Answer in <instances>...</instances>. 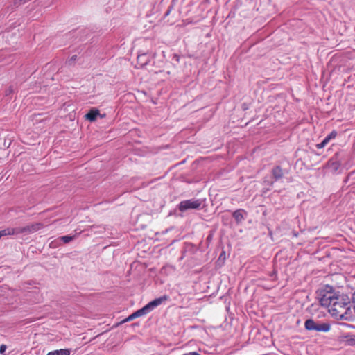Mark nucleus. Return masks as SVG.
Wrapping results in <instances>:
<instances>
[{
    "mask_svg": "<svg viewBox=\"0 0 355 355\" xmlns=\"http://www.w3.org/2000/svg\"><path fill=\"white\" fill-rule=\"evenodd\" d=\"M6 349V345H1L0 346V353L3 354Z\"/></svg>",
    "mask_w": 355,
    "mask_h": 355,
    "instance_id": "obj_17",
    "label": "nucleus"
},
{
    "mask_svg": "<svg viewBox=\"0 0 355 355\" xmlns=\"http://www.w3.org/2000/svg\"><path fill=\"white\" fill-rule=\"evenodd\" d=\"M99 114V111L98 110H91L86 115V119L94 121L96 120L97 116Z\"/></svg>",
    "mask_w": 355,
    "mask_h": 355,
    "instance_id": "obj_8",
    "label": "nucleus"
},
{
    "mask_svg": "<svg viewBox=\"0 0 355 355\" xmlns=\"http://www.w3.org/2000/svg\"><path fill=\"white\" fill-rule=\"evenodd\" d=\"M304 327L309 331H317L327 332L330 330L331 326L328 323H316L313 320L309 319L305 321Z\"/></svg>",
    "mask_w": 355,
    "mask_h": 355,
    "instance_id": "obj_3",
    "label": "nucleus"
},
{
    "mask_svg": "<svg viewBox=\"0 0 355 355\" xmlns=\"http://www.w3.org/2000/svg\"><path fill=\"white\" fill-rule=\"evenodd\" d=\"M331 140V139L327 135L321 143L316 145V148L318 149L323 148Z\"/></svg>",
    "mask_w": 355,
    "mask_h": 355,
    "instance_id": "obj_11",
    "label": "nucleus"
},
{
    "mask_svg": "<svg viewBox=\"0 0 355 355\" xmlns=\"http://www.w3.org/2000/svg\"><path fill=\"white\" fill-rule=\"evenodd\" d=\"M76 237V236H69V235H67V236H61L60 237V239L65 243H67L70 241H71L74 238Z\"/></svg>",
    "mask_w": 355,
    "mask_h": 355,
    "instance_id": "obj_13",
    "label": "nucleus"
},
{
    "mask_svg": "<svg viewBox=\"0 0 355 355\" xmlns=\"http://www.w3.org/2000/svg\"><path fill=\"white\" fill-rule=\"evenodd\" d=\"M331 140V139L327 135L321 143L316 145V148L318 149L323 148Z\"/></svg>",
    "mask_w": 355,
    "mask_h": 355,
    "instance_id": "obj_12",
    "label": "nucleus"
},
{
    "mask_svg": "<svg viewBox=\"0 0 355 355\" xmlns=\"http://www.w3.org/2000/svg\"><path fill=\"white\" fill-rule=\"evenodd\" d=\"M47 355H70V350L68 349H61L50 352Z\"/></svg>",
    "mask_w": 355,
    "mask_h": 355,
    "instance_id": "obj_10",
    "label": "nucleus"
},
{
    "mask_svg": "<svg viewBox=\"0 0 355 355\" xmlns=\"http://www.w3.org/2000/svg\"><path fill=\"white\" fill-rule=\"evenodd\" d=\"M220 257H224V254H220Z\"/></svg>",
    "mask_w": 355,
    "mask_h": 355,
    "instance_id": "obj_22",
    "label": "nucleus"
},
{
    "mask_svg": "<svg viewBox=\"0 0 355 355\" xmlns=\"http://www.w3.org/2000/svg\"><path fill=\"white\" fill-rule=\"evenodd\" d=\"M24 2H25V0H14V3L15 5L21 4V3H23Z\"/></svg>",
    "mask_w": 355,
    "mask_h": 355,
    "instance_id": "obj_18",
    "label": "nucleus"
},
{
    "mask_svg": "<svg viewBox=\"0 0 355 355\" xmlns=\"http://www.w3.org/2000/svg\"><path fill=\"white\" fill-rule=\"evenodd\" d=\"M220 257H224V254H220Z\"/></svg>",
    "mask_w": 355,
    "mask_h": 355,
    "instance_id": "obj_21",
    "label": "nucleus"
},
{
    "mask_svg": "<svg viewBox=\"0 0 355 355\" xmlns=\"http://www.w3.org/2000/svg\"><path fill=\"white\" fill-rule=\"evenodd\" d=\"M349 306L355 312V292L352 294L351 301H349Z\"/></svg>",
    "mask_w": 355,
    "mask_h": 355,
    "instance_id": "obj_14",
    "label": "nucleus"
},
{
    "mask_svg": "<svg viewBox=\"0 0 355 355\" xmlns=\"http://www.w3.org/2000/svg\"><path fill=\"white\" fill-rule=\"evenodd\" d=\"M132 314H133V315L135 316V318H139V314L137 313V311L134 312Z\"/></svg>",
    "mask_w": 355,
    "mask_h": 355,
    "instance_id": "obj_19",
    "label": "nucleus"
},
{
    "mask_svg": "<svg viewBox=\"0 0 355 355\" xmlns=\"http://www.w3.org/2000/svg\"><path fill=\"white\" fill-rule=\"evenodd\" d=\"M272 178L277 181L284 177V173L283 168L279 166H275L271 171Z\"/></svg>",
    "mask_w": 355,
    "mask_h": 355,
    "instance_id": "obj_6",
    "label": "nucleus"
},
{
    "mask_svg": "<svg viewBox=\"0 0 355 355\" xmlns=\"http://www.w3.org/2000/svg\"><path fill=\"white\" fill-rule=\"evenodd\" d=\"M14 234H17L16 228H7L0 231V239L4 236Z\"/></svg>",
    "mask_w": 355,
    "mask_h": 355,
    "instance_id": "obj_9",
    "label": "nucleus"
},
{
    "mask_svg": "<svg viewBox=\"0 0 355 355\" xmlns=\"http://www.w3.org/2000/svg\"><path fill=\"white\" fill-rule=\"evenodd\" d=\"M245 215H247V212L243 209H236L232 213V216L237 223H240L243 220Z\"/></svg>",
    "mask_w": 355,
    "mask_h": 355,
    "instance_id": "obj_7",
    "label": "nucleus"
},
{
    "mask_svg": "<svg viewBox=\"0 0 355 355\" xmlns=\"http://www.w3.org/2000/svg\"><path fill=\"white\" fill-rule=\"evenodd\" d=\"M135 319V316L133 315V314L132 313L131 315H130L127 318H125V320H123V322H129V321H131L132 320Z\"/></svg>",
    "mask_w": 355,
    "mask_h": 355,
    "instance_id": "obj_16",
    "label": "nucleus"
},
{
    "mask_svg": "<svg viewBox=\"0 0 355 355\" xmlns=\"http://www.w3.org/2000/svg\"><path fill=\"white\" fill-rule=\"evenodd\" d=\"M201 201L200 200H187L182 201L179 205V210L184 211L189 209H199L201 206Z\"/></svg>",
    "mask_w": 355,
    "mask_h": 355,
    "instance_id": "obj_4",
    "label": "nucleus"
},
{
    "mask_svg": "<svg viewBox=\"0 0 355 355\" xmlns=\"http://www.w3.org/2000/svg\"><path fill=\"white\" fill-rule=\"evenodd\" d=\"M168 299L169 297L166 295H164L159 298H156L153 301L150 302L143 308L137 310V312L139 314V317L144 315L150 312L151 311H153L155 307L162 304L163 302L168 300Z\"/></svg>",
    "mask_w": 355,
    "mask_h": 355,
    "instance_id": "obj_2",
    "label": "nucleus"
},
{
    "mask_svg": "<svg viewBox=\"0 0 355 355\" xmlns=\"http://www.w3.org/2000/svg\"><path fill=\"white\" fill-rule=\"evenodd\" d=\"M320 302L328 308L329 313L337 320H348L350 318L349 299L345 295H336L332 292L323 294Z\"/></svg>",
    "mask_w": 355,
    "mask_h": 355,
    "instance_id": "obj_1",
    "label": "nucleus"
},
{
    "mask_svg": "<svg viewBox=\"0 0 355 355\" xmlns=\"http://www.w3.org/2000/svg\"><path fill=\"white\" fill-rule=\"evenodd\" d=\"M337 135H338L337 131L333 130V131L331 132V133L329 135H328V137L331 139H335Z\"/></svg>",
    "mask_w": 355,
    "mask_h": 355,
    "instance_id": "obj_15",
    "label": "nucleus"
},
{
    "mask_svg": "<svg viewBox=\"0 0 355 355\" xmlns=\"http://www.w3.org/2000/svg\"><path fill=\"white\" fill-rule=\"evenodd\" d=\"M145 55H139L137 57V60L139 61L142 58L145 57Z\"/></svg>",
    "mask_w": 355,
    "mask_h": 355,
    "instance_id": "obj_20",
    "label": "nucleus"
},
{
    "mask_svg": "<svg viewBox=\"0 0 355 355\" xmlns=\"http://www.w3.org/2000/svg\"><path fill=\"white\" fill-rule=\"evenodd\" d=\"M44 227L42 223H36L24 227H16L17 234H31L41 230Z\"/></svg>",
    "mask_w": 355,
    "mask_h": 355,
    "instance_id": "obj_5",
    "label": "nucleus"
}]
</instances>
